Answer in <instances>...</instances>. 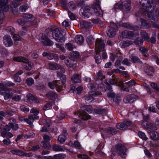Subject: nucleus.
<instances>
[{"label": "nucleus", "instance_id": "1", "mask_svg": "<svg viewBox=\"0 0 159 159\" xmlns=\"http://www.w3.org/2000/svg\"><path fill=\"white\" fill-rule=\"evenodd\" d=\"M139 2L140 5L144 7V10H143L142 12L144 14L147 13L149 19L152 22H154L155 20L153 19V14L152 12L155 5L152 0H139Z\"/></svg>", "mask_w": 159, "mask_h": 159}, {"label": "nucleus", "instance_id": "2", "mask_svg": "<svg viewBox=\"0 0 159 159\" xmlns=\"http://www.w3.org/2000/svg\"><path fill=\"white\" fill-rule=\"evenodd\" d=\"M51 31H52V35L53 39L58 42L63 43L65 42L66 38L65 37L66 32L65 30L61 28L53 29L50 28L48 29Z\"/></svg>", "mask_w": 159, "mask_h": 159}, {"label": "nucleus", "instance_id": "3", "mask_svg": "<svg viewBox=\"0 0 159 159\" xmlns=\"http://www.w3.org/2000/svg\"><path fill=\"white\" fill-rule=\"evenodd\" d=\"M93 111L92 107L90 105L83 106L81 107V111L75 113V115H78L79 118L84 120H87L90 118V116L88 113H91Z\"/></svg>", "mask_w": 159, "mask_h": 159}, {"label": "nucleus", "instance_id": "4", "mask_svg": "<svg viewBox=\"0 0 159 159\" xmlns=\"http://www.w3.org/2000/svg\"><path fill=\"white\" fill-rule=\"evenodd\" d=\"M100 4V0H95L93 6V8L97 16H102L103 14V12L101 9Z\"/></svg>", "mask_w": 159, "mask_h": 159}, {"label": "nucleus", "instance_id": "5", "mask_svg": "<svg viewBox=\"0 0 159 159\" xmlns=\"http://www.w3.org/2000/svg\"><path fill=\"white\" fill-rule=\"evenodd\" d=\"M115 151L120 156L124 158H125L126 155V149L125 146L121 144H118L115 147Z\"/></svg>", "mask_w": 159, "mask_h": 159}, {"label": "nucleus", "instance_id": "6", "mask_svg": "<svg viewBox=\"0 0 159 159\" xmlns=\"http://www.w3.org/2000/svg\"><path fill=\"white\" fill-rule=\"evenodd\" d=\"M132 127V123L129 121H124L122 123L117 124L116 125L117 129L124 130L130 129Z\"/></svg>", "mask_w": 159, "mask_h": 159}, {"label": "nucleus", "instance_id": "7", "mask_svg": "<svg viewBox=\"0 0 159 159\" xmlns=\"http://www.w3.org/2000/svg\"><path fill=\"white\" fill-rule=\"evenodd\" d=\"M61 6L65 9L68 10V6L71 10H74L76 9V6L73 1H70L67 4L66 0H60Z\"/></svg>", "mask_w": 159, "mask_h": 159}, {"label": "nucleus", "instance_id": "8", "mask_svg": "<svg viewBox=\"0 0 159 159\" xmlns=\"http://www.w3.org/2000/svg\"><path fill=\"white\" fill-rule=\"evenodd\" d=\"M105 44L103 41L101 39H98L95 43V49L97 52L104 50Z\"/></svg>", "mask_w": 159, "mask_h": 159}, {"label": "nucleus", "instance_id": "9", "mask_svg": "<svg viewBox=\"0 0 159 159\" xmlns=\"http://www.w3.org/2000/svg\"><path fill=\"white\" fill-rule=\"evenodd\" d=\"M80 12L84 18H88L92 15L90 12V7L88 6H86L80 10Z\"/></svg>", "mask_w": 159, "mask_h": 159}, {"label": "nucleus", "instance_id": "10", "mask_svg": "<svg viewBox=\"0 0 159 159\" xmlns=\"http://www.w3.org/2000/svg\"><path fill=\"white\" fill-rule=\"evenodd\" d=\"M111 28L109 29L107 32V36L109 37L112 38L115 36L116 34V30L117 29L116 25L114 23H111Z\"/></svg>", "mask_w": 159, "mask_h": 159}, {"label": "nucleus", "instance_id": "11", "mask_svg": "<svg viewBox=\"0 0 159 159\" xmlns=\"http://www.w3.org/2000/svg\"><path fill=\"white\" fill-rule=\"evenodd\" d=\"M40 41L42 43L47 46H52L53 42L50 40L45 34H43L40 38Z\"/></svg>", "mask_w": 159, "mask_h": 159}, {"label": "nucleus", "instance_id": "12", "mask_svg": "<svg viewBox=\"0 0 159 159\" xmlns=\"http://www.w3.org/2000/svg\"><path fill=\"white\" fill-rule=\"evenodd\" d=\"M141 125L144 126L148 130H156L157 129L155 125L150 122L143 121Z\"/></svg>", "mask_w": 159, "mask_h": 159}, {"label": "nucleus", "instance_id": "13", "mask_svg": "<svg viewBox=\"0 0 159 159\" xmlns=\"http://www.w3.org/2000/svg\"><path fill=\"white\" fill-rule=\"evenodd\" d=\"M8 0H0V11H7L9 9Z\"/></svg>", "mask_w": 159, "mask_h": 159}, {"label": "nucleus", "instance_id": "14", "mask_svg": "<svg viewBox=\"0 0 159 159\" xmlns=\"http://www.w3.org/2000/svg\"><path fill=\"white\" fill-rule=\"evenodd\" d=\"M3 41L4 44L7 47H10L13 44V42L10 36L7 35L4 36Z\"/></svg>", "mask_w": 159, "mask_h": 159}, {"label": "nucleus", "instance_id": "15", "mask_svg": "<svg viewBox=\"0 0 159 159\" xmlns=\"http://www.w3.org/2000/svg\"><path fill=\"white\" fill-rule=\"evenodd\" d=\"M13 93L10 92L7 90H0V95H4V99L5 100H7L8 99L11 98L13 95Z\"/></svg>", "mask_w": 159, "mask_h": 159}, {"label": "nucleus", "instance_id": "16", "mask_svg": "<svg viewBox=\"0 0 159 159\" xmlns=\"http://www.w3.org/2000/svg\"><path fill=\"white\" fill-rule=\"evenodd\" d=\"M64 62L68 68H72L74 69L76 67V61L75 60L67 59L65 60Z\"/></svg>", "mask_w": 159, "mask_h": 159}, {"label": "nucleus", "instance_id": "17", "mask_svg": "<svg viewBox=\"0 0 159 159\" xmlns=\"http://www.w3.org/2000/svg\"><path fill=\"white\" fill-rule=\"evenodd\" d=\"M23 17L25 19V21L26 22H32L35 19L34 16L30 14H25L23 16Z\"/></svg>", "mask_w": 159, "mask_h": 159}, {"label": "nucleus", "instance_id": "18", "mask_svg": "<svg viewBox=\"0 0 159 159\" xmlns=\"http://www.w3.org/2000/svg\"><path fill=\"white\" fill-rule=\"evenodd\" d=\"M39 117L33 116V115H30L28 116V118L25 119V122L29 124L31 127H33L34 125L33 124V122L34 120L38 119Z\"/></svg>", "mask_w": 159, "mask_h": 159}, {"label": "nucleus", "instance_id": "19", "mask_svg": "<svg viewBox=\"0 0 159 159\" xmlns=\"http://www.w3.org/2000/svg\"><path fill=\"white\" fill-rule=\"evenodd\" d=\"M135 96L134 95H129L126 96L124 98V101L126 103H131L135 100Z\"/></svg>", "mask_w": 159, "mask_h": 159}, {"label": "nucleus", "instance_id": "20", "mask_svg": "<svg viewBox=\"0 0 159 159\" xmlns=\"http://www.w3.org/2000/svg\"><path fill=\"white\" fill-rule=\"evenodd\" d=\"M71 80L74 83H80L81 82V76L78 74H75L71 78Z\"/></svg>", "mask_w": 159, "mask_h": 159}, {"label": "nucleus", "instance_id": "21", "mask_svg": "<svg viewBox=\"0 0 159 159\" xmlns=\"http://www.w3.org/2000/svg\"><path fill=\"white\" fill-rule=\"evenodd\" d=\"M53 83L57 91L60 92L62 90V85L63 84L61 82V83L59 80H57L54 81Z\"/></svg>", "mask_w": 159, "mask_h": 159}, {"label": "nucleus", "instance_id": "22", "mask_svg": "<svg viewBox=\"0 0 159 159\" xmlns=\"http://www.w3.org/2000/svg\"><path fill=\"white\" fill-rule=\"evenodd\" d=\"M22 65L26 70H30L32 69V67L33 64L31 62L29 61L28 59L27 62H23Z\"/></svg>", "mask_w": 159, "mask_h": 159}, {"label": "nucleus", "instance_id": "23", "mask_svg": "<svg viewBox=\"0 0 159 159\" xmlns=\"http://www.w3.org/2000/svg\"><path fill=\"white\" fill-rule=\"evenodd\" d=\"M106 85H104L103 83L100 84V85L98 86V87L102 89V90L103 91H106L107 89H108L110 91H111L112 89V86L110 85L106 84V83H105Z\"/></svg>", "mask_w": 159, "mask_h": 159}, {"label": "nucleus", "instance_id": "24", "mask_svg": "<svg viewBox=\"0 0 159 159\" xmlns=\"http://www.w3.org/2000/svg\"><path fill=\"white\" fill-rule=\"evenodd\" d=\"M75 41L77 43L82 44L84 42V38L81 35H77L75 37Z\"/></svg>", "mask_w": 159, "mask_h": 159}, {"label": "nucleus", "instance_id": "25", "mask_svg": "<svg viewBox=\"0 0 159 159\" xmlns=\"http://www.w3.org/2000/svg\"><path fill=\"white\" fill-rule=\"evenodd\" d=\"M140 21L141 23V26L145 28H149L151 27L150 24L147 20H144L143 19H141L140 20Z\"/></svg>", "mask_w": 159, "mask_h": 159}, {"label": "nucleus", "instance_id": "26", "mask_svg": "<svg viewBox=\"0 0 159 159\" xmlns=\"http://www.w3.org/2000/svg\"><path fill=\"white\" fill-rule=\"evenodd\" d=\"M105 132L108 135L110 134L114 135L116 133L117 131L116 129L109 127L105 129Z\"/></svg>", "mask_w": 159, "mask_h": 159}, {"label": "nucleus", "instance_id": "27", "mask_svg": "<svg viewBox=\"0 0 159 159\" xmlns=\"http://www.w3.org/2000/svg\"><path fill=\"white\" fill-rule=\"evenodd\" d=\"M145 72L149 75H152L153 74V69L152 67L148 66L145 67Z\"/></svg>", "mask_w": 159, "mask_h": 159}, {"label": "nucleus", "instance_id": "28", "mask_svg": "<svg viewBox=\"0 0 159 159\" xmlns=\"http://www.w3.org/2000/svg\"><path fill=\"white\" fill-rule=\"evenodd\" d=\"M122 35L123 37H126L130 39L132 38L134 36V33L131 31H124L122 32Z\"/></svg>", "mask_w": 159, "mask_h": 159}, {"label": "nucleus", "instance_id": "29", "mask_svg": "<svg viewBox=\"0 0 159 159\" xmlns=\"http://www.w3.org/2000/svg\"><path fill=\"white\" fill-rule=\"evenodd\" d=\"M150 138L153 139L157 140L159 139V134L156 131L149 132Z\"/></svg>", "mask_w": 159, "mask_h": 159}, {"label": "nucleus", "instance_id": "30", "mask_svg": "<svg viewBox=\"0 0 159 159\" xmlns=\"http://www.w3.org/2000/svg\"><path fill=\"white\" fill-rule=\"evenodd\" d=\"M13 60L15 61L19 62H27L28 59L22 57H15Z\"/></svg>", "mask_w": 159, "mask_h": 159}, {"label": "nucleus", "instance_id": "31", "mask_svg": "<svg viewBox=\"0 0 159 159\" xmlns=\"http://www.w3.org/2000/svg\"><path fill=\"white\" fill-rule=\"evenodd\" d=\"M133 42L131 41L127 40L126 41H124L121 43V45L122 48H125L129 46L130 45L132 44Z\"/></svg>", "mask_w": 159, "mask_h": 159}, {"label": "nucleus", "instance_id": "32", "mask_svg": "<svg viewBox=\"0 0 159 159\" xmlns=\"http://www.w3.org/2000/svg\"><path fill=\"white\" fill-rule=\"evenodd\" d=\"M114 9L116 11V9H120L124 8V6H123V3L121 1H120L117 3H116L114 7Z\"/></svg>", "mask_w": 159, "mask_h": 159}, {"label": "nucleus", "instance_id": "33", "mask_svg": "<svg viewBox=\"0 0 159 159\" xmlns=\"http://www.w3.org/2000/svg\"><path fill=\"white\" fill-rule=\"evenodd\" d=\"M143 39H144L145 40L148 41L149 39L148 35L145 31L142 30L140 33Z\"/></svg>", "mask_w": 159, "mask_h": 159}, {"label": "nucleus", "instance_id": "34", "mask_svg": "<svg viewBox=\"0 0 159 159\" xmlns=\"http://www.w3.org/2000/svg\"><path fill=\"white\" fill-rule=\"evenodd\" d=\"M49 68L52 70H56L59 69V66L57 64H54L52 63H50L48 64Z\"/></svg>", "mask_w": 159, "mask_h": 159}, {"label": "nucleus", "instance_id": "35", "mask_svg": "<svg viewBox=\"0 0 159 159\" xmlns=\"http://www.w3.org/2000/svg\"><path fill=\"white\" fill-rule=\"evenodd\" d=\"M95 58L97 63L99 64L101 62V57L100 56V53H99V52H96V55L95 56Z\"/></svg>", "mask_w": 159, "mask_h": 159}, {"label": "nucleus", "instance_id": "36", "mask_svg": "<svg viewBox=\"0 0 159 159\" xmlns=\"http://www.w3.org/2000/svg\"><path fill=\"white\" fill-rule=\"evenodd\" d=\"M23 0H13L12 3L10 5L12 7L16 8L18 7L20 2Z\"/></svg>", "mask_w": 159, "mask_h": 159}, {"label": "nucleus", "instance_id": "37", "mask_svg": "<svg viewBox=\"0 0 159 159\" xmlns=\"http://www.w3.org/2000/svg\"><path fill=\"white\" fill-rule=\"evenodd\" d=\"M97 78L98 80H100V81L101 82L103 79H105V76L103 75L101 71H99L98 72L97 75Z\"/></svg>", "mask_w": 159, "mask_h": 159}, {"label": "nucleus", "instance_id": "38", "mask_svg": "<svg viewBox=\"0 0 159 159\" xmlns=\"http://www.w3.org/2000/svg\"><path fill=\"white\" fill-rule=\"evenodd\" d=\"M96 113L103 115H105L106 114V111L104 109L98 108L95 110Z\"/></svg>", "mask_w": 159, "mask_h": 159}, {"label": "nucleus", "instance_id": "39", "mask_svg": "<svg viewBox=\"0 0 159 159\" xmlns=\"http://www.w3.org/2000/svg\"><path fill=\"white\" fill-rule=\"evenodd\" d=\"M41 146L44 148L49 149L50 145L48 142L43 141L41 143Z\"/></svg>", "mask_w": 159, "mask_h": 159}, {"label": "nucleus", "instance_id": "40", "mask_svg": "<svg viewBox=\"0 0 159 159\" xmlns=\"http://www.w3.org/2000/svg\"><path fill=\"white\" fill-rule=\"evenodd\" d=\"M122 26L125 28H126L134 30L135 28H138L137 27L134 26V25H130L129 24L127 23H123Z\"/></svg>", "mask_w": 159, "mask_h": 159}, {"label": "nucleus", "instance_id": "41", "mask_svg": "<svg viewBox=\"0 0 159 159\" xmlns=\"http://www.w3.org/2000/svg\"><path fill=\"white\" fill-rule=\"evenodd\" d=\"M65 48L69 51L73 50L75 48V46L72 43H69L65 45Z\"/></svg>", "mask_w": 159, "mask_h": 159}, {"label": "nucleus", "instance_id": "42", "mask_svg": "<svg viewBox=\"0 0 159 159\" xmlns=\"http://www.w3.org/2000/svg\"><path fill=\"white\" fill-rule=\"evenodd\" d=\"M29 7V6L27 5H22L19 8V10L21 12H25Z\"/></svg>", "mask_w": 159, "mask_h": 159}, {"label": "nucleus", "instance_id": "43", "mask_svg": "<svg viewBox=\"0 0 159 159\" xmlns=\"http://www.w3.org/2000/svg\"><path fill=\"white\" fill-rule=\"evenodd\" d=\"M25 83L28 86H30L34 84V80L32 78L30 77L26 79Z\"/></svg>", "mask_w": 159, "mask_h": 159}, {"label": "nucleus", "instance_id": "44", "mask_svg": "<svg viewBox=\"0 0 159 159\" xmlns=\"http://www.w3.org/2000/svg\"><path fill=\"white\" fill-rule=\"evenodd\" d=\"M70 56L72 58H79L80 56L79 52L77 51L72 52L70 53Z\"/></svg>", "mask_w": 159, "mask_h": 159}, {"label": "nucleus", "instance_id": "45", "mask_svg": "<svg viewBox=\"0 0 159 159\" xmlns=\"http://www.w3.org/2000/svg\"><path fill=\"white\" fill-rule=\"evenodd\" d=\"M12 153L18 155L19 156H23L24 152L19 150H13L11 151Z\"/></svg>", "mask_w": 159, "mask_h": 159}, {"label": "nucleus", "instance_id": "46", "mask_svg": "<svg viewBox=\"0 0 159 159\" xmlns=\"http://www.w3.org/2000/svg\"><path fill=\"white\" fill-rule=\"evenodd\" d=\"M123 4L124 8H125L126 9L127 11H129L131 9V7L130 2L126 1L124 2Z\"/></svg>", "mask_w": 159, "mask_h": 159}, {"label": "nucleus", "instance_id": "47", "mask_svg": "<svg viewBox=\"0 0 159 159\" xmlns=\"http://www.w3.org/2000/svg\"><path fill=\"white\" fill-rule=\"evenodd\" d=\"M66 157L65 154H59L54 156V159H63Z\"/></svg>", "mask_w": 159, "mask_h": 159}, {"label": "nucleus", "instance_id": "48", "mask_svg": "<svg viewBox=\"0 0 159 159\" xmlns=\"http://www.w3.org/2000/svg\"><path fill=\"white\" fill-rule=\"evenodd\" d=\"M53 149L56 151H62L63 150L62 146L57 145L53 146Z\"/></svg>", "mask_w": 159, "mask_h": 159}, {"label": "nucleus", "instance_id": "49", "mask_svg": "<svg viewBox=\"0 0 159 159\" xmlns=\"http://www.w3.org/2000/svg\"><path fill=\"white\" fill-rule=\"evenodd\" d=\"M131 60L133 63L140 62H141L139 59L138 57L133 55L131 56Z\"/></svg>", "mask_w": 159, "mask_h": 159}, {"label": "nucleus", "instance_id": "50", "mask_svg": "<svg viewBox=\"0 0 159 159\" xmlns=\"http://www.w3.org/2000/svg\"><path fill=\"white\" fill-rule=\"evenodd\" d=\"M66 139V137L65 135H60L58 138V140L61 143L64 142Z\"/></svg>", "mask_w": 159, "mask_h": 159}, {"label": "nucleus", "instance_id": "51", "mask_svg": "<svg viewBox=\"0 0 159 159\" xmlns=\"http://www.w3.org/2000/svg\"><path fill=\"white\" fill-rule=\"evenodd\" d=\"M138 135L140 138L144 140H147L148 139L146 137L145 134L142 132L139 131L138 132Z\"/></svg>", "mask_w": 159, "mask_h": 159}, {"label": "nucleus", "instance_id": "52", "mask_svg": "<svg viewBox=\"0 0 159 159\" xmlns=\"http://www.w3.org/2000/svg\"><path fill=\"white\" fill-rule=\"evenodd\" d=\"M139 50L141 52L143 56L145 57H147V56L146 54L148 52L147 49L144 48L143 47H141L139 48Z\"/></svg>", "mask_w": 159, "mask_h": 159}, {"label": "nucleus", "instance_id": "53", "mask_svg": "<svg viewBox=\"0 0 159 159\" xmlns=\"http://www.w3.org/2000/svg\"><path fill=\"white\" fill-rule=\"evenodd\" d=\"M47 96L51 99H53L57 97V94L54 92H51L47 94Z\"/></svg>", "mask_w": 159, "mask_h": 159}, {"label": "nucleus", "instance_id": "54", "mask_svg": "<svg viewBox=\"0 0 159 159\" xmlns=\"http://www.w3.org/2000/svg\"><path fill=\"white\" fill-rule=\"evenodd\" d=\"M94 100V98L88 95V96L85 98V101L87 103H90L92 102Z\"/></svg>", "mask_w": 159, "mask_h": 159}, {"label": "nucleus", "instance_id": "55", "mask_svg": "<svg viewBox=\"0 0 159 159\" xmlns=\"http://www.w3.org/2000/svg\"><path fill=\"white\" fill-rule=\"evenodd\" d=\"M52 104L51 102H49L47 103L44 107L43 109L46 111L52 108Z\"/></svg>", "mask_w": 159, "mask_h": 159}, {"label": "nucleus", "instance_id": "56", "mask_svg": "<svg viewBox=\"0 0 159 159\" xmlns=\"http://www.w3.org/2000/svg\"><path fill=\"white\" fill-rule=\"evenodd\" d=\"M20 109L21 111H23L25 112H28L29 111L28 107L24 105L21 106L20 107Z\"/></svg>", "mask_w": 159, "mask_h": 159}, {"label": "nucleus", "instance_id": "57", "mask_svg": "<svg viewBox=\"0 0 159 159\" xmlns=\"http://www.w3.org/2000/svg\"><path fill=\"white\" fill-rule=\"evenodd\" d=\"M126 85L129 87H130L134 85L135 84V82L134 80H131L128 82L125 83Z\"/></svg>", "mask_w": 159, "mask_h": 159}, {"label": "nucleus", "instance_id": "58", "mask_svg": "<svg viewBox=\"0 0 159 159\" xmlns=\"http://www.w3.org/2000/svg\"><path fill=\"white\" fill-rule=\"evenodd\" d=\"M29 96L30 99L32 101H34L35 102L38 103L39 102V99L34 96L31 94H29Z\"/></svg>", "mask_w": 159, "mask_h": 159}, {"label": "nucleus", "instance_id": "59", "mask_svg": "<svg viewBox=\"0 0 159 159\" xmlns=\"http://www.w3.org/2000/svg\"><path fill=\"white\" fill-rule=\"evenodd\" d=\"M6 29L7 31L10 33L11 34H13L15 32V29L13 27L11 26L7 27Z\"/></svg>", "mask_w": 159, "mask_h": 159}, {"label": "nucleus", "instance_id": "60", "mask_svg": "<svg viewBox=\"0 0 159 159\" xmlns=\"http://www.w3.org/2000/svg\"><path fill=\"white\" fill-rule=\"evenodd\" d=\"M6 114H8L10 116H12L13 115L11 113L5 112L2 111H0V119H2L3 118V117L5 116Z\"/></svg>", "mask_w": 159, "mask_h": 159}, {"label": "nucleus", "instance_id": "61", "mask_svg": "<svg viewBox=\"0 0 159 159\" xmlns=\"http://www.w3.org/2000/svg\"><path fill=\"white\" fill-rule=\"evenodd\" d=\"M94 41L92 36H89L87 37L86 41L89 44H91Z\"/></svg>", "mask_w": 159, "mask_h": 159}, {"label": "nucleus", "instance_id": "62", "mask_svg": "<svg viewBox=\"0 0 159 159\" xmlns=\"http://www.w3.org/2000/svg\"><path fill=\"white\" fill-rule=\"evenodd\" d=\"M143 40L141 39L138 38L134 41L135 43L137 45H139L143 43Z\"/></svg>", "mask_w": 159, "mask_h": 159}, {"label": "nucleus", "instance_id": "63", "mask_svg": "<svg viewBox=\"0 0 159 159\" xmlns=\"http://www.w3.org/2000/svg\"><path fill=\"white\" fill-rule=\"evenodd\" d=\"M11 123H9L8 124L5 126L4 128V129L6 131H9L11 129Z\"/></svg>", "mask_w": 159, "mask_h": 159}, {"label": "nucleus", "instance_id": "64", "mask_svg": "<svg viewBox=\"0 0 159 159\" xmlns=\"http://www.w3.org/2000/svg\"><path fill=\"white\" fill-rule=\"evenodd\" d=\"M151 86L157 92H159V88L157 86V84L153 83L151 84Z\"/></svg>", "mask_w": 159, "mask_h": 159}]
</instances>
